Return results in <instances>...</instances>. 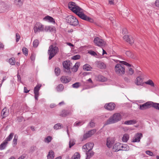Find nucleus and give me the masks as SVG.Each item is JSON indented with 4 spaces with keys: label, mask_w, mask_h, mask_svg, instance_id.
Masks as SVG:
<instances>
[{
    "label": "nucleus",
    "mask_w": 159,
    "mask_h": 159,
    "mask_svg": "<svg viewBox=\"0 0 159 159\" xmlns=\"http://www.w3.org/2000/svg\"><path fill=\"white\" fill-rule=\"evenodd\" d=\"M69 8L74 13L77 15L81 19L90 22L93 21V20L84 14L83 10L77 6L73 2H70L68 3Z\"/></svg>",
    "instance_id": "nucleus-1"
},
{
    "label": "nucleus",
    "mask_w": 159,
    "mask_h": 159,
    "mask_svg": "<svg viewBox=\"0 0 159 159\" xmlns=\"http://www.w3.org/2000/svg\"><path fill=\"white\" fill-rule=\"evenodd\" d=\"M122 118L121 115L119 113H115L106 121L105 125H108L116 123L120 120Z\"/></svg>",
    "instance_id": "nucleus-2"
},
{
    "label": "nucleus",
    "mask_w": 159,
    "mask_h": 159,
    "mask_svg": "<svg viewBox=\"0 0 159 159\" xmlns=\"http://www.w3.org/2000/svg\"><path fill=\"white\" fill-rule=\"evenodd\" d=\"M59 49L57 46H54L51 45L49 48L48 53L49 55L48 59L50 60L58 52Z\"/></svg>",
    "instance_id": "nucleus-3"
},
{
    "label": "nucleus",
    "mask_w": 159,
    "mask_h": 159,
    "mask_svg": "<svg viewBox=\"0 0 159 159\" xmlns=\"http://www.w3.org/2000/svg\"><path fill=\"white\" fill-rule=\"evenodd\" d=\"M67 22L70 25L76 26L79 24L78 20L75 16L72 15H69L66 17Z\"/></svg>",
    "instance_id": "nucleus-4"
},
{
    "label": "nucleus",
    "mask_w": 159,
    "mask_h": 159,
    "mask_svg": "<svg viewBox=\"0 0 159 159\" xmlns=\"http://www.w3.org/2000/svg\"><path fill=\"white\" fill-rule=\"evenodd\" d=\"M115 70L116 74L119 75H122L125 72L124 66L120 64H118L115 66Z\"/></svg>",
    "instance_id": "nucleus-5"
},
{
    "label": "nucleus",
    "mask_w": 159,
    "mask_h": 159,
    "mask_svg": "<svg viewBox=\"0 0 159 159\" xmlns=\"http://www.w3.org/2000/svg\"><path fill=\"white\" fill-rule=\"evenodd\" d=\"M119 61L120 63L128 66V68L126 71V73L127 74V75L128 76L134 74V71L133 69L132 68V67H133V66L125 61Z\"/></svg>",
    "instance_id": "nucleus-6"
},
{
    "label": "nucleus",
    "mask_w": 159,
    "mask_h": 159,
    "mask_svg": "<svg viewBox=\"0 0 159 159\" xmlns=\"http://www.w3.org/2000/svg\"><path fill=\"white\" fill-rule=\"evenodd\" d=\"M154 102L151 101H148L146 103L139 105V109L140 110H144L153 107Z\"/></svg>",
    "instance_id": "nucleus-7"
},
{
    "label": "nucleus",
    "mask_w": 159,
    "mask_h": 159,
    "mask_svg": "<svg viewBox=\"0 0 159 159\" xmlns=\"http://www.w3.org/2000/svg\"><path fill=\"white\" fill-rule=\"evenodd\" d=\"M93 42L96 45L100 47L104 46L106 44V42L98 37H96L94 38Z\"/></svg>",
    "instance_id": "nucleus-8"
},
{
    "label": "nucleus",
    "mask_w": 159,
    "mask_h": 159,
    "mask_svg": "<svg viewBox=\"0 0 159 159\" xmlns=\"http://www.w3.org/2000/svg\"><path fill=\"white\" fill-rule=\"evenodd\" d=\"M44 29V26L41 23L37 22L35 24L34 27V31L35 33L37 32L43 31Z\"/></svg>",
    "instance_id": "nucleus-9"
},
{
    "label": "nucleus",
    "mask_w": 159,
    "mask_h": 159,
    "mask_svg": "<svg viewBox=\"0 0 159 159\" xmlns=\"http://www.w3.org/2000/svg\"><path fill=\"white\" fill-rule=\"evenodd\" d=\"M42 85L41 84H38L34 88V93L35 100H38V98L39 95V91L40 90Z\"/></svg>",
    "instance_id": "nucleus-10"
},
{
    "label": "nucleus",
    "mask_w": 159,
    "mask_h": 159,
    "mask_svg": "<svg viewBox=\"0 0 159 159\" xmlns=\"http://www.w3.org/2000/svg\"><path fill=\"white\" fill-rule=\"evenodd\" d=\"M94 146V144L92 143H86L82 147L83 149L84 150V151H91L92 150L93 146Z\"/></svg>",
    "instance_id": "nucleus-11"
},
{
    "label": "nucleus",
    "mask_w": 159,
    "mask_h": 159,
    "mask_svg": "<svg viewBox=\"0 0 159 159\" xmlns=\"http://www.w3.org/2000/svg\"><path fill=\"white\" fill-rule=\"evenodd\" d=\"M105 109L111 111L113 110L115 107V104L113 103L110 102L109 103L106 104L104 106Z\"/></svg>",
    "instance_id": "nucleus-12"
},
{
    "label": "nucleus",
    "mask_w": 159,
    "mask_h": 159,
    "mask_svg": "<svg viewBox=\"0 0 159 159\" xmlns=\"http://www.w3.org/2000/svg\"><path fill=\"white\" fill-rule=\"evenodd\" d=\"M123 38L124 39L131 44H132L134 43V39L131 36L125 35Z\"/></svg>",
    "instance_id": "nucleus-13"
},
{
    "label": "nucleus",
    "mask_w": 159,
    "mask_h": 159,
    "mask_svg": "<svg viewBox=\"0 0 159 159\" xmlns=\"http://www.w3.org/2000/svg\"><path fill=\"white\" fill-rule=\"evenodd\" d=\"M142 137L143 135L141 133H138L135 135L132 142H140V139Z\"/></svg>",
    "instance_id": "nucleus-14"
},
{
    "label": "nucleus",
    "mask_w": 159,
    "mask_h": 159,
    "mask_svg": "<svg viewBox=\"0 0 159 159\" xmlns=\"http://www.w3.org/2000/svg\"><path fill=\"white\" fill-rule=\"evenodd\" d=\"M96 131V129H93L90 131H89L88 133L85 134L83 136L84 139H85L88 138L90 137Z\"/></svg>",
    "instance_id": "nucleus-15"
},
{
    "label": "nucleus",
    "mask_w": 159,
    "mask_h": 159,
    "mask_svg": "<svg viewBox=\"0 0 159 159\" xmlns=\"http://www.w3.org/2000/svg\"><path fill=\"white\" fill-rule=\"evenodd\" d=\"M97 66L100 69H104L106 68V66L105 64L102 61H97L95 62Z\"/></svg>",
    "instance_id": "nucleus-16"
},
{
    "label": "nucleus",
    "mask_w": 159,
    "mask_h": 159,
    "mask_svg": "<svg viewBox=\"0 0 159 159\" xmlns=\"http://www.w3.org/2000/svg\"><path fill=\"white\" fill-rule=\"evenodd\" d=\"M121 144L119 143H115L113 146V150L115 152H117L120 150Z\"/></svg>",
    "instance_id": "nucleus-17"
},
{
    "label": "nucleus",
    "mask_w": 159,
    "mask_h": 159,
    "mask_svg": "<svg viewBox=\"0 0 159 159\" xmlns=\"http://www.w3.org/2000/svg\"><path fill=\"white\" fill-rule=\"evenodd\" d=\"M71 63L70 61H66L63 62L62 65L64 68L70 71V67Z\"/></svg>",
    "instance_id": "nucleus-18"
},
{
    "label": "nucleus",
    "mask_w": 159,
    "mask_h": 159,
    "mask_svg": "<svg viewBox=\"0 0 159 159\" xmlns=\"http://www.w3.org/2000/svg\"><path fill=\"white\" fill-rule=\"evenodd\" d=\"M114 143L115 141L113 139L110 138H107V140L106 145L108 148H111L113 146Z\"/></svg>",
    "instance_id": "nucleus-19"
},
{
    "label": "nucleus",
    "mask_w": 159,
    "mask_h": 159,
    "mask_svg": "<svg viewBox=\"0 0 159 159\" xmlns=\"http://www.w3.org/2000/svg\"><path fill=\"white\" fill-rule=\"evenodd\" d=\"M135 83L138 85H143V79L140 77H138L135 80Z\"/></svg>",
    "instance_id": "nucleus-20"
},
{
    "label": "nucleus",
    "mask_w": 159,
    "mask_h": 159,
    "mask_svg": "<svg viewBox=\"0 0 159 159\" xmlns=\"http://www.w3.org/2000/svg\"><path fill=\"white\" fill-rule=\"evenodd\" d=\"M71 113V112L69 110L66 111L65 110H64L62 111L60 115L62 117H66Z\"/></svg>",
    "instance_id": "nucleus-21"
},
{
    "label": "nucleus",
    "mask_w": 159,
    "mask_h": 159,
    "mask_svg": "<svg viewBox=\"0 0 159 159\" xmlns=\"http://www.w3.org/2000/svg\"><path fill=\"white\" fill-rule=\"evenodd\" d=\"M137 122L136 120H132L125 121L124 124L126 125H133L136 124Z\"/></svg>",
    "instance_id": "nucleus-22"
},
{
    "label": "nucleus",
    "mask_w": 159,
    "mask_h": 159,
    "mask_svg": "<svg viewBox=\"0 0 159 159\" xmlns=\"http://www.w3.org/2000/svg\"><path fill=\"white\" fill-rule=\"evenodd\" d=\"M86 152V154L87 156L86 159H89L94 155V152L91 151H85Z\"/></svg>",
    "instance_id": "nucleus-23"
},
{
    "label": "nucleus",
    "mask_w": 159,
    "mask_h": 159,
    "mask_svg": "<svg viewBox=\"0 0 159 159\" xmlns=\"http://www.w3.org/2000/svg\"><path fill=\"white\" fill-rule=\"evenodd\" d=\"M129 149V147L127 144H121L120 150L127 151H128Z\"/></svg>",
    "instance_id": "nucleus-24"
},
{
    "label": "nucleus",
    "mask_w": 159,
    "mask_h": 159,
    "mask_svg": "<svg viewBox=\"0 0 159 159\" xmlns=\"http://www.w3.org/2000/svg\"><path fill=\"white\" fill-rule=\"evenodd\" d=\"M80 66V63L79 62H76L75 65L72 68V71L74 72H76L78 70V68Z\"/></svg>",
    "instance_id": "nucleus-25"
},
{
    "label": "nucleus",
    "mask_w": 159,
    "mask_h": 159,
    "mask_svg": "<svg viewBox=\"0 0 159 159\" xmlns=\"http://www.w3.org/2000/svg\"><path fill=\"white\" fill-rule=\"evenodd\" d=\"M60 80L63 83H67L70 81V80L64 76H62Z\"/></svg>",
    "instance_id": "nucleus-26"
},
{
    "label": "nucleus",
    "mask_w": 159,
    "mask_h": 159,
    "mask_svg": "<svg viewBox=\"0 0 159 159\" xmlns=\"http://www.w3.org/2000/svg\"><path fill=\"white\" fill-rule=\"evenodd\" d=\"M54 157V152L52 150L49 151L48 154L47 155L48 159H53Z\"/></svg>",
    "instance_id": "nucleus-27"
},
{
    "label": "nucleus",
    "mask_w": 159,
    "mask_h": 159,
    "mask_svg": "<svg viewBox=\"0 0 159 159\" xmlns=\"http://www.w3.org/2000/svg\"><path fill=\"white\" fill-rule=\"evenodd\" d=\"M125 54L129 57L132 58H134L135 56L134 53L130 51H127L125 52Z\"/></svg>",
    "instance_id": "nucleus-28"
},
{
    "label": "nucleus",
    "mask_w": 159,
    "mask_h": 159,
    "mask_svg": "<svg viewBox=\"0 0 159 159\" xmlns=\"http://www.w3.org/2000/svg\"><path fill=\"white\" fill-rule=\"evenodd\" d=\"M43 20L49 21L50 22L52 23H55L54 19L52 17L49 16H47L43 18Z\"/></svg>",
    "instance_id": "nucleus-29"
},
{
    "label": "nucleus",
    "mask_w": 159,
    "mask_h": 159,
    "mask_svg": "<svg viewBox=\"0 0 159 159\" xmlns=\"http://www.w3.org/2000/svg\"><path fill=\"white\" fill-rule=\"evenodd\" d=\"M107 80L106 78L101 75H98V80L99 81L104 82L106 81Z\"/></svg>",
    "instance_id": "nucleus-30"
},
{
    "label": "nucleus",
    "mask_w": 159,
    "mask_h": 159,
    "mask_svg": "<svg viewBox=\"0 0 159 159\" xmlns=\"http://www.w3.org/2000/svg\"><path fill=\"white\" fill-rule=\"evenodd\" d=\"M129 139V136L128 134H124L122 138V140L124 142H126Z\"/></svg>",
    "instance_id": "nucleus-31"
},
{
    "label": "nucleus",
    "mask_w": 159,
    "mask_h": 159,
    "mask_svg": "<svg viewBox=\"0 0 159 159\" xmlns=\"http://www.w3.org/2000/svg\"><path fill=\"white\" fill-rule=\"evenodd\" d=\"M23 1L24 0H15L14 3L16 5L20 7L22 5Z\"/></svg>",
    "instance_id": "nucleus-32"
},
{
    "label": "nucleus",
    "mask_w": 159,
    "mask_h": 159,
    "mask_svg": "<svg viewBox=\"0 0 159 159\" xmlns=\"http://www.w3.org/2000/svg\"><path fill=\"white\" fill-rule=\"evenodd\" d=\"M83 68L84 70H86L89 71L91 70V69H92V67L89 64H86L84 65Z\"/></svg>",
    "instance_id": "nucleus-33"
},
{
    "label": "nucleus",
    "mask_w": 159,
    "mask_h": 159,
    "mask_svg": "<svg viewBox=\"0 0 159 159\" xmlns=\"http://www.w3.org/2000/svg\"><path fill=\"white\" fill-rule=\"evenodd\" d=\"M8 143L4 140V141L0 145V149L2 150L4 149L6 147Z\"/></svg>",
    "instance_id": "nucleus-34"
},
{
    "label": "nucleus",
    "mask_w": 159,
    "mask_h": 159,
    "mask_svg": "<svg viewBox=\"0 0 159 159\" xmlns=\"http://www.w3.org/2000/svg\"><path fill=\"white\" fill-rule=\"evenodd\" d=\"M88 53L91 55L95 57L96 58H100L99 55H98L97 53H96L93 51L89 50L88 52Z\"/></svg>",
    "instance_id": "nucleus-35"
},
{
    "label": "nucleus",
    "mask_w": 159,
    "mask_h": 159,
    "mask_svg": "<svg viewBox=\"0 0 159 159\" xmlns=\"http://www.w3.org/2000/svg\"><path fill=\"white\" fill-rule=\"evenodd\" d=\"M14 134L13 133H11L9 135L6 139L5 141L7 142V143H8V142L11 141L12 139Z\"/></svg>",
    "instance_id": "nucleus-36"
},
{
    "label": "nucleus",
    "mask_w": 159,
    "mask_h": 159,
    "mask_svg": "<svg viewBox=\"0 0 159 159\" xmlns=\"http://www.w3.org/2000/svg\"><path fill=\"white\" fill-rule=\"evenodd\" d=\"M144 83L146 84L150 85L151 87H154V84L153 81L151 80H149L148 81L145 82Z\"/></svg>",
    "instance_id": "nucleus-37"
},
{
    "label": "nucleus",
    "mask_w": 159,
    "mask_h": 159,
    "mask_svg": "<svg viewBox=\"0 0 159 159\" xmlns=\"http://www.w3.org/2000/svg\"><path fill=\"white\" fill-rule=\"evenodd\" d=\"M64 87L63 84H60L57 87V90L58 92L62 91L64 89Z\"/></svg>",
    "instance_id": "nucleus-38"
},
{
    "label": "nucleus",
    "mask_w": 159,
    "mask_h": 159,
    "mask_svg": "<svg viewBox=\"0 0 159 159\" xmlns=\"http://www.w3.org/2000/svg\"><path fill=\"white\" fill-rule=\"evenodd\" d=\"M5 111L6 109L5 108H4L2 111V115L3 118L5 117L8 115V113H6Z\"/></svg>",
    "instance_id": "nucleus-39"
},
{
    "label": "nucleus",
    "mask_w": 159,
    "mask_h": 159,
    "mask_svg": "<svg viewBox=\"0 0 159 159\" xmlns=\"http://www.w3.org/2000/svg\"><path fill=\"white\" fill-rule=\"evenodd\" d=\"M55 72L56 75L58 76L60 74L61 70L58 67L56 68L55 69Z\"/></svg>",
    "instance_id": "nucleus-40"
},
{
    "label": "nucleus",
    "mask_w": 159,
    "mask_h": 159,
    "mask_svg": "<svg viewBox=\"0 0 159 159\" xmlns=\"http://www.w3.org/2000/svg\"><path fill=\"white\" fill-rule=\"evenodd\" d=\"M9 62L11 65H14L16 62L15 58L14 57L10 58L9 60Z\"/></svg>",
    "instance_id": "nucleus-41"
},
{
    "label": "nucleus",
    "mask_w": 159,
    "mask_h": 159,
    "mask_svg": "<svg viewBox=\"0 0 159 159\" xmlns=\"http://www.w3.org/2000/svg\"><path fill=\"white\" fill-rule=\"evenodd\" d=\"M61 125L60 123H57L55 124L54 126V128L56 130L60 129L61 128Z\"/></svg>",
    "instance_id": "nucleus-42"
},
{
    "label": "nucleus",
    "mask_w": 159,
    "mask_h": 159,
    "mask_svg": "<svg viewBox=\"0 0 159 159\" xmlns=\"http://www.w3.org/2000/svg\"><path fill=\"white\" fill-rule=\"evenodd\" d=\"M39 44V41L38 39H35L33 43V46L34 48H36Z\"/></svg>",
    "instance_id": "nucleus-43"
},
{
    "label": "nucleus",
    "mask_w": 159,
    "mask_h": 159,
    "mask_svg": "<svg viewBox=\"0 0 159 159\" xmlns=\"http://www.w3.org/2000/svg\"><path fill=\"white\" fill-rule=\"evenodd\" d=\"M52 139V137L50 136H48L45 139L44 141L46 143H49L51 141Z\"/></svg>",
    "instance_id": "nucleus-44"
},
{
    "label": "nucleus",
    "mask_w": 159,
    "mask_h": 159,
    "mask_svg": "<svg viewBox=\"0 0 159 159\" xmlns=\"http://www.w3.org/2000/svg\"><path fill=\"white\" fill-rule=\"evenodd\" d=\"M18 136L16 135H15L14 136V138L13 140V143L14 146H15L17 144V141Z\"/></svg>",
    "instance_id": "nucleus-45"
},
{
    "label": "nucleus",
    "mask_w": 159,
    "mask_h": 159,
    "mask_svg": "<svg viewBox=\"0 0 159 159\" xmlns=\"http://www.w3.org/2000/svg\"><path fill=\"white\" fill-rule=\"evenodd\" d=\"M22 51L23 53L25 56H27L28 54V50L25 47H23L22 49Z\"/></svg>",
    "instance_id": "nucleus-46"
},
{
    "label": "nucleus",
    "mask_w": 159,
    "mask_h": 159,
    "mask_svg": "<svg viewBox=\"0 0 159 159\" xmlns=\"http://www.w3.org/2000/svg\"><path fill=\"white\" fill-rule=\"evenodd\" d=\"M80 86V84L79 82H76L73 84L72 85V87L75 88H78Z\"/></svg>",
    "instance_id": "nucleus-47"
},
{
    "label": "nucleus",
    "mask_w": 159,
    "mask_h": 159,
    "mask_svg": "<svg viewBox=\"0 0 159 159\" xmlns=\"http://www.w3.org/2000/svg\"><path fill=\"white\" fill-rule=\"evenodd\" d=\"M80 57V56L79 55H76L72 56L71 59L73 60H76L79 59Z\"/></svg>",
    "instance_id": "nucleus-48"
},
{
    "label": "nucleus",
    "mask_w": 159,
    "mask_h": 159,
    "mask_svg": "<svg viewBox=\"0 0 159 159\" xmlns=\"http://www.w3.org/2000/svg\"><path fill=\"white\" fill-rule=\"evenodd\" d=\"M84 122L81 121H79L78 122H76L74 124L75 126H80L82 125L84 123Z\"/></svg>",
    "instance_id": "nucleus-49"
},
{
    "label": "nucleus",
    "mask_w": 159,
    "mask_h": 159,
    "mask_svg": "<svg viewBox=\"0 0 159 159\" xmlns=\"http://www.w3.org/2000/svg\"><path fill=\"white\" fill-rule=\"evenodd\" d=\"M153 107L156 109L159 110V103L154 102Z\"/></svg>",
    "instance_id": "nucleus-50"
},
{
    "label": "nucleus",
    "mask_w": 159,
    "mask_h": 159,
    "mask_svg": "<svg viewBox=\"0 0 159 159\" xmlns=\"http://www.w3.org/2000/svg\"><path fill=\"white\" fill-rule=\"evenodd\" d=\"M16 41L17 42L19 41V39H20V34L18 33H16Z\"/></svg>",
    "instance_id": "nucleus-51"
},
{
    "label": "nucleus",
    "mask_w": 159,
    "mask_h": 159,
    "mask_svg": "<svg viewBox=\"0 0 159 159\" xmlns=\"http://www.w3.org/2000/svg\"><path fill=\"white\" fill-rule=\"evenodd\" d=\"M75 144V143H74L73 141H70L69 142V148H71L72 146H73Z\"/></svg>",
    "instance_id": "nucleus-52"
},
{
    "label": "nucleus",
    "mask_w": 159,
    "mask_h": 159,
    "mask_svg": "<svg viewBox=\"0 0 159 159\" xmlns=\"http://www.w3.org/2000/svg\"><path fill=\"white\" fill-rule=\"evenodd\" d=\"M155 5L156 7H159V0H156L155 1Z\"/></svg>",
    "instance_id": "nucleus-53"
},
{
    "label": "nucleus",
    "mask_w": 159,
    "mask_h": 159,
    "mask_svg": "<svg viewBox=\"0 0 159 159\" xmlns=\"http://www.w3.org/2000/svg\"><path fill=\"white\" fill-rule=\"evenodd\" d=\"M146 154L149 155L150 156H152L153 153L152 152H151L149 151H147L146 152Z\"/></svg>",
    "instance_id": "nucleus-54"
},
{
    "label": "nucleus",
    "mask_w": 159,
    "mask_h": 159,
    "mask_svg": "<svg viewBox=\"0 0 159 159\" xmlns=\"http://www.w3.org/2000/svg\"><path fill=\"white\" fill-rule=\"evenodd\" d=\"M35 56L34 54H32L30 57V58L31 60L33 61H34L35 59Z\"/></svg>",
    "instance_id": "nucleus-55"
},
{
    "label": "nucleus",
    "mask_w": 159,
    "mask_h": 159,
    "mask_svg": "<svg viewBox=\"0 0 159 159\" xmlns=\"http://www.w3.org/2000/svg\"><path fill=\"white\" fill-rule=\"evenodd\" d=\"M4 45L1 42H0V50H2L4 48Z\"/></svg>",
    "instance_id": "nucleus-56"
},
{
    "label": "nucleus",
    "mask_w": 159,
    "mask_h": 159,
    "mask_svg": "<svg viewBox=\"0 0 159 159\" xmlns=\"http://www.w3.org/2000/svg\"><path fill=\"white\" fill-rule=\"evenodd\" d=\"M91 127H93L95 125V124L93 121H91L89 123Z\"/></svg>",
    "instance_id": "nucleus-57"
},
{
    "label": "nucleus",
    "mask_w": 159,
    "mask_h": 159,
    "mask_svg": "<svg viewBox=\"0 0 159 159\" xmlns=\"http://www.w3.org/2000/svg\"><path fill=\"white\" fill-rule=\"evenodd\" d=\"M74 157H76L79 158L80 157V154L78 152L75 153L74 154Z\"/></svg>",
    "instance_id": "nucleus-58"
},
{
    "label": "nucleus",
    "mask_w": 159,
    "mask_h": 159,
    "mask_svg": "<svg viewBox=\"0 0 159 159\" xmlns=\"http://www.w3.org/2000/svg\"><path fill=\"white\" fill-rule=\"evenodd\" d=\"M30 90H28L26 87H24V92L25 93H28Z\"/></svg>",
    "instance_id": "nucleus-59"
},
{
    "label": "nucleus",
    "mask_w": 159,
    "mask_h": 159,
    "mask_svg": "<svg viewBox=\"0 0 159 159\" xmlns=\"http://www.w3.org/2000/svg\"><path fill=\"white\" fill-rule=\"evenodd\" d=\"M109 3L110 5H113L114 4L113 0H109Z\"/></svg>",
    "instance_id": "nucleus-60"
},
{
    "label": "nucleus",
    "mask_w": 159,
    "mask_h": 159,
    "mask_svg": "<svg viewBox=\"0 0 159 159\" xmlns=\"http://www.w3.org/2000/svg\"><path fill=\"white\" fill-rule=\"evenodd\" d=\"M18 159H26V157L25 155H23L19 157Z\"/></svg>",
    "instance_id": "nucleus-61"
},
{
    "label": "nucleus",
    "mask_w": 159,
    "mask_h": 159,
    "mask_svg": "<svg viewBox=\"0 0 159 159\" xmlns=\"http://www.w3.org/2000/svg\"><path fill=\"white\" fill-rule=\"evenodd\" d=\"M67 44L68 45L70 46H72V47H74V45L71 44V43H67Z\"/></svg>",
    "instance_id": "nucleus-62"
},
{
    "label": "nucleus",
    "mask_w": 159,
    "mask_h": 159,
    "mask_svg": "<svg viewBox=\"0 0 159 159\" xmlns=\"http://www.w3.org/2000/svg\"><path fill=\"white\" fill-rule=\"evenodd\" d=\"M17 78H18V80L19 81H20L21 78H20V75L18 74L17 75Z\"/></svg>",
    "instance_id": "nucleus-63"
},
{
    "label": "nucleus",
    "mask_w": 159,
    "mask_h": 159,
    "mask_svg": "<svg viewBox=\"0 0 159 159\" xmlns=\"http://www.w3.org/2000/svg\"><path fill=\"white\" fill-rule=\"evenodd\" d=\"M102 51H103L102 55H103L104 54H107V53L106 52V51L105 50H104L103 48H102Z\"/></svg>",
    "instance_id": "nucleus-64"
}]
</instances>
